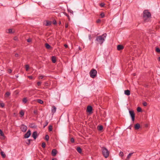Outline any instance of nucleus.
<instances>
[{
    "instance_id": "obj_23",
    "label": "nucleus",
    "mask_w": 160,
    "mask_h": 160,
    "mask_svg": "<svg viewBox=\"0 0 160 160\" xmlns=\"http://www.w3.org/2000/svg\"><path fill=\"white\" fill-rule=\"evenodd\" d=\"M37 102L38 103H39L40 104H42L43 102L42 100L41 99H39L37 100Z\"/></svg>"
},
{
    "instance_id": "obj_56",
    "label": "nucleus",
    "mask_w": 160,
    "mask_h": 160,
    "mask_svg": "<svg viewBox=\"0 0 160 160\" xmlns=\"http://www.w3.org/2000/svg\"><path fill=\"white\" fill-rule=\"evenodd\" d=\"M69 21H70V18L69 17H68V18Z\"/></svg>"
},
{
    "instance_id": "obj_17",
    "label": "nucleus",
    "mask_w": 160,
    "mask_h": 160,
    "mask_svg": "<svg viewBox=\"0 0 160 160\" xmlns=\"http://www.w3.org/2000/svg\"><path fill=\"white\" fill-rule=\"evenodd\" d=\"M77 151L80 153H81L82 152V149L80 147H78L76 149Z\"/></svg>"
},
{
    "instance_id": "obj_43",
    "label": "nucleus",
    "mask_w": 160,
    "mask_h": 160,
    "mask_svg": "<svg viewBox=\"0 0 160 160\" xmlns=\"http://www.w3.org/2000/svg\"><path fill=\"white\" fill-rule=\"evenodd\" d=\"M104 5H105L104 3H101L100 4V6L102 7H103L104 6Z\"/></svg>"
},
{
    "instance_id": "obj_5",
    "label": "nucleus",
    "mask_w": 160,
    "mask_h": 160,
    "mask_svg": "<svg viewBox=\"0 0 160 160\" xmlns=\"http://www.w3.org/2000/svg\"><path fill=\"white\" fill-rule=\"evenodd\" d=\"M129 113L132 118V121L133 122L135 120V114L134 113V111L133 110H129Z\"/></svg>"
},
{
    "instance_id": "obj_18",
    "label": "nucleus",
    "mask_w": 160,
    "mask_h": 160,
    "mask_svg": "<svg viewBox=\"0 0 160 160\" xmlns=\"http://www.w3.org/2000/svg\"><path fill=\"white\" fill-rule=\"evenodd\" d=\"M52 60L53 63H55L56 62V57L52 56Z\"/></svg>"
},
{
    "instance_id": "obj_19",
    "label": "nucleus",
    "mask_w": 160,
    "mask_h": 160,
    "mask_svg": "<svg viewBox=\"0 0 160 160\" xmlns=\"http://www.w3.org/2000/svg\"><path fill=\"white\" fill-rule=\"evenodd\" d=\"M45 46L46 48L48 49H50L52 48L51 46L48 43H46L45 44Z\"/></svg>"
},
{
    "instance_id": "obj_21",
    "label": "nucleus",
    "mask_w": 160,
    "mask_h": 160,
    "mask_svg": "<svg viewBox=\"0 0 160 160\" xmlns=\"http://www.w3.org/2000/svg\"><path fill=\"white\" fill-rule=\"evenodd\" d=\"M31 140H32L30 139H27L26 141V143L28 145H29L30 144V142Z\"/></svg>"
},
{
    "instance_id": "obj_57",
    "label": "nucleus",
    "mask_w": 160,
    "mask_h": 160,
    "mask_svg": "<svg viewBox=\"0 0 160 160\" xmlns=\"http://www.w3.org/2000/svg\"><path fill=\"white\" fill-rule=\"evenodd\" d=\"M14 39L15 40H17V38L16 37H15L14 38Z\"/></svg>"
},
{
    "instance_id": "obj_45",
    "label": "nucleus",
    "mask_w": 160,
    "mask_h": 160,
    "mask_svg": "<svg viewBox=\"0 0 160 160\" xmlns=\"http://www.w3.org/2000/svg\"><path fill=\"white\" fill-rule=\"evenodd\" d=\"M68 27V24L67 23H66L65 24V27L66 28H67Z\"/></svg>"
},
{
    "instance_id": "obj_44",
    "label": "nucleus",
    "mask_w": 160,
    "mask_h": 160,
    "mask_svg": "<svg viewBox=\"0 0 160 160\" xmlns=\"http://www.w3.org/2000/svg\"><path fill=\"white\" fill-rule=\"evenodd\" d=\"M28 77L30 79H32L33 78L32 77V76H28Z\"/></svg>"
},
{
    "instance_id": "obj_30",
    "label": "nucleus",
    "mask_w": 160,
    "mask_h": 160,
    "mask_svg": "<svg viewBox=\"0 0 160 160\" xmlns=\"http://www.w3.org/2000/svg\"><path fill=\"white\" fill-rule=\"evenodd\" d=\"M44 77V76L40 75L38 77V79H42Z\"/></svg>"
},
{
    "instance_id": "obj_25",
    "label": "nucleus",
    "mask_w": 160,
    "mask_h": 160,
    "mask_svg": "<svg viewBox=\"0 0 160 160\" xmlns=\"http://www.w3.org/2000/svg\"><path fill=\"white\" fill-rule=\"evenodd\" d=\"M53 127L52 125H50L49 127V130L50 131H51L52 130Z\"/></svg>"
},
{
    "instance_id": "obj_54",
    "label": "nucleus",
    "mask_w": 160,
    "mask_h": 160,
    "mask_svg": "<svg viewBox=\"0 0 160 160\" xmlns=\"http://www.w3.org/2000/svg\"><path fill=\"white\" fill-rule=\"evenodd\" d=\"M58 23H59V24H60H60H61V21H60Z\"/></svg>"
},
{
    "instance_id": "obj_10",
    "label": "nucleus",
    "mask_w": 160,
    "mask_h": 160,
    "mask_svg": "<svg viewBox=\"0 0 160 160\" xmlns=\"http://www.w3.org/2000/svg\"><path fill=\"white\" fill-rule=\"evenodd\" d=\"M124 47L121 45H118L117 46V49L118 51H120L123 49Z\"/></svg>"
},
{
    "instance_id": "obj_11",
    "label": "nucleus",
    "mask_w": 160,
    "mask_h": 160,
    "mask_svg": "<svg viewBox=\"0 0 160 160\" xmlns=\"http://www.w3.org/2000/svg\"><path fill=\"white\" fill-rule=\"evenodd\" d=\"M57 153V151L56 149H53L52 152V156H55Z\"/></svg>"
},
{
    "instance_id": "obj_34",
    "label": "nucleus",
    "mask_w": 160,
    "mask_h": 160,
    "mask_svg": "<svg viewBox=\"0 0 160 160\" xmlns=\"http://www.w3.org/2000/svg\"><path fill=\"white\" fill-rule=\"evenodd\" d=\"M100 16L102 18H103L105 16V15L104 13L102 12L100 14Z\"/></svg>"
},
{
    "instance_id": "obj_12",
    "label": "nucleus",
    "mask_w": 160,
    "mask_h": 160,
    "mask_svg": "<svg viewBox=\"0 0 160 160\" xmlns=\"http://www.w3.org/2000/svg\"><path fill=\"white\" fill-rule=\"evenodd\" d=\"M51 24V22L50 21H46L44 22V24L46 26H50Z\"/></svg>"
},
{
    "instance_id": "obj_37",
    "label": "nucleus",
    "mask_w": 160,
    "mask_h": 160,
    "mask_svg": "<svg viewBox=\"0 0 160 160\" xmlns=\"http://www.w3.org/2000/svg\"><path fill=\"white\" fill-rule=\"evenodd\" d=\"M124 155L123 153L122 152H120L119 153V155L121 157H122Z\"/></svg>"
},
{
    "instance_id": "obj_35",
    "label": "nucleus",
    "mask_w": 160,
    "mask_h": 160,
    "mask_svg": "<svg viewBox=\"0 0 160 160\" xmlns=\"http://www.w3.org/2000/svg\"><path fill=\"white\" fill-rule=\"evenodd\" d=\"M103 127L101 125L99 126L98 128L99 130H102L103 129Z\"/></svg>"
},
{
    "instance_id": "obj_40",
    "label": "nucleus",
    "mask_w": 160,
    "mask_h": 160,
    "mask_svg": "<svg viewBox=\"0 0 160 160\" xmlns=\"http://www.w3.org/2000/svg\"><path fill=\"white\" fill-rule=\"evenodd\" d=\"M42 82H40V81H39V82H37V85L38 86H39L40 85H41V83H42Z\"/></svg>"
},
{
    "instance_id": "obj_27",
    "label": "nucleus",
    "mask_w": 160,
    "mask_h": 160,
    "mask_svg": "<svg viewBox=\"0 0 160 160\" xmlns=\"http://www.w3.org/2000/svg\"><path fill=\"white\" fill-rule=\"evenodd\" d=\"M26 70V71H28L29 68V66L28 65H26L25 66Z\"/></svg>"
},
{
    "instance_id": "obj_31",
    "label": "nucleus",
    "mask_w": 160,
    "mask_h": 160,
    "mask_svg": "<svg viewBox=\"0 0 160 160\" xmlns=\"http://www.w3.org/2000/svg\"><path fill=\"white\" fill-rule=\"evenodd\" d=\"M0 134L1 136L4 137V134L2 131L1 129H0Z\"/></svg>"
},
{
    "instance_id": "obj_20",
    "label": "nucleus",
    "mask_w": 160,
    "mask_h": 160,
    "mask_svg": "<svg viewBox=\"0 0 160 160\" xmlns=\"http://www.w3.org/2000/svg\"><path fill=\"white\" fill-rule=\"evenodd\" d=\"M130 91H124V93L127 95H129L130 94Z\"/></svg>"
},
{
    "instance_id": "obj_9",
    "label": "nucleus",
    "mask_w": 160,
    "mask_h": 160,
    "mask_svg": "<svg viewBox=\"0 0 160 160\" xmlns=\"http://www.w3.org/2000/svg\"><path fill=\"white\" fill-rule=\"evenodd\" d=\"M32 136V137L34 139H36L37 137V136H38L37 132L35 131V132H33Z\"/></svg>"
},
{
    "instance_id": "obj_60",
    "label": "nucleus",
    "mask_w": 160,
    "mask_h": 160,
    "mask_svg": "<svg viewBox=\"0 0 160 160\" xmlns=\"http://www.w3.org/2000/svg\"><path fill=\"white\" fill-rule=\"evenodd\" d=\"M68 18V17H69L68 15V16H67Z\"/></svg>"
},
{
    "instance_id": "obj_50",
    "label": "nucleus",
    "mask_w": 160,
    "mask_h": 160,
    "mask_svg": "<svg viewBox=\"0 0 160 160\" xmlns=\"http://www.w3.org/2000/svg\"><path fill=\"white\" fill-rule=\"evenodd\" d=\"M64 46L66 48H67L68 47V45L67 44H64Z\"/></svg>"
},
{
    "instance_id": "obj_49",
    "label": "nucleus",
    "mask_w": 160,
    "mask_h": 160,
    "mask_svg": "<svg viewBox=\"0 0 160 160\" xmlns=\"http://www.w3.org/2000/svg\"><path fill=\"white\" fill-rule=\"evenodd\" d=\"M101 22V20L100 19H98L97 21V23H99L100 22Z\"/></svg>"
},
{
    "instance_id": "obj_38",
    "label": "nucleus",
    "mask_w": 160,
    "mask_h": 160,
    "mask_svg": "<svg viewBox=\"0 0 160 160\" xmlns=\"http://www.w3.org/2000/svg\"><path fill=\"white\" fill-rule=\"evenodd\" d=\"M0 106L2 107V108H3L4 107L5 104L4 103H0Z\"/></svg>"
},
{
    "instance_id": "obj_28",
    "label": "nucleus",
    "mask_w": 160,
    "mask_h": 160,
    "mask_svg": "<svg viewBox=\"0 0 160 160\" xmlns=\"http://www.w3.org/2000/svg\"><path fill=\"white\" fill-rule=\"evenodd\" d=\"M24 112L22 110H21V111H20V114L22 116H24Z\"/></svg>"
},
{
    "instance_id": "obj_48",
    "label": "nucleus",
    "mask_w": 160,
    "mask_h": 160,
    "mask_svg": "<svg viewBox=\"0 0 160 160\" xmlns=\"http://www.w3.org/2000/svg\"><path fill=\"white\" fill-rule=\"evenodd\" d=\"M31 41V39L30 38L27 39V42H30Z\"/></svg>"
},
{
    "instance_id": "obj_46",
    "label": "nucleus",
    "mask_w": 160,
    "mask_h": 160,
    "mask_svg": "<svg viewBox=\"0 0 160 160\" xmlns=\"http://www.w3.org/2000/svg\"><path fill=\"white\" fill-rule=\"evenodd\" d=\"M33 112L35 114H38V111L37 110H34Z\"/></svg>"
},
{
    "instance_id": "obj_2",
    "label": "nucleus",
    "mask_w": 160,
    "mask_h": 160,
    "mask_svg": "<svg viewBox=\"0 0 160 160\" xmlns=\"http://www.w3.org/2000/svg\"><path fill=\"white\" fill-rule=\"evenodd\" d=\"M107 36L106 33H104L101 36H98L96 40L100 44H102L105 40V39Z\"/></svg>"
},
{
    "instance_id": "obj_22",
    "label": "nucleus",
    "mask_w": 160,
    "mask_h": 160,
    "mask_svg": "<svg viewBox=\"0 0 160 160\" xmlns=\"http://www.w3.org/2000/svg\"><path fill=\"white\" fill-rule=\"evenodd\" d=\"M22 102L24 103H27V100L26 98H24L22 99Z\"/></svg>"
},
{
    "instance_id": "obj_39",
    "label": "nucleus",
    "mask_w": 160,
    "mask_h": 160,
    "mask_svg": "<svg viewBox=\"0 0 160 160\" xmlns=\"http://www.w3.org/2000/svg\"><path fill=\"white\" fill-rule=\"evenodd\" d=\"M48 121H46L45 122V124L44 126V127H45L46 126L48 125Z\"/></svg>"
},
{
    "instance_id": "obj_47",
    "label": "nucleus",
    "mask_w": 160,
    "mask_h": 160,
    "mask_svg": "<svg viewBox=\"0 0 160 160\" xmlns=\"http://www.w3.org/2000/svg\"><path fill=\"white\" fill-rule=\"evenodd\" d=\"M8 72L9 73H11L12 72V70L10 69H9L8 70Z\"/></svg>"
},
{
    "instance_id": "obj_8",
    "label": "nucleus",
    "mask_w": 160,
    "mask_h": 160,
    "mask_svg": "<svg viewBox=\"0 0 160 160\" xmlns=\"http://www.w3.org/2000/svg\"><path fill=\"white\" fill-rule=\"evenodd\" d=\"M92 108L91 106H88L87 108V112H88L91 113L92 112Z\"/></svg>"
},
{
    "instance_id": "obj_62",
    "label": "nucleus",
    "mask_w": 160,
    "mask_h": 160,
    "mask_svg": "<svg viewBox=\"0 0 160 160\" xmlns=\"http://www.w3.org/2000/svg\"><path fill=\"white\" fill-rule=\"evenodd\" d=\"M79 49H81V48H80V47H79Z\"/></svg>"
},
{
    "instance_id": "obj_7",
    "label": "nucleus",
    "mask_w": 160,
    "mask_h": 160,
    "mask_svg": "<svg viewBox=\"0 0 160 160\" xmlns=\"http://www.w3.org/2000/svg\"><path fill=\"white\" fill-rule=\"evenodd\" d=\"M21 129L23 132H25L27 129V127L24 125H22L21 126Z\"/></svg>"
},
{
    "instance_id": "obj_3",
    "label": "nucleus",
    "mask_w": 160,
    "mask_h": 160,
    "mask_svg": "<svg viewBox=\"0 0 160 160\" xmlns=\"http://www.w3.org/2000/svg\"><path fill=\"white\" fill-rule=\"evenodd\" d=\"M102 153L103 156L105 158H107L109 156V152L108 149L105 147L101 148Z\"/></svg>"
},
{
    "instance_id": "obj_61",
    "label": "nucleus",
    "mask_w": 160,
    "mask_h": 160,
    "mask_svg": "<svg viewBox=\"0 0 160 160\" xmlns=\"http://www.w3.org/2000/svg\"><path fill=\"white\" fill-rule=\"evenodd\" d=\"M47 84H48L47 83H45V85H47Z\"/></svg>"
},
{
    "instance_id": "obj_55",
    "label": "nucleus",
    "mask_w": 160,
    "mask_h": 160,
    "mask_svg": "<svg viewBox=\"0 0 160 160\" xmlns=\"http://www.w3.org/2000/svg\"><path fill=\"white\" fill-rule=\"evenodd\" d=\"M52 160H57V159L56 158H54L52 159Z\"/></svg>"
},
{
    "instance_id": "obj_51",
    "label": "nucleus",
    "mask_w": 160,
    "mask_h": 160,
    "mask_svg": "<svg viewBox=\"0 0 160 160\" xmlns=\"http://www.w3.org/2000/svg\"><path fill=\"white\" fill-rule=\"evenodd\" d=\"M53 23L54 24H56V21H53Z\"/></svg>"
},
{
    "instance_id": "obj_15",
    "label": "nucleus",
    "mask_w": 160,
    "mask_h": 160,
    "mask_svg": "<svg viewBox=\"0 0 160 160\" xmlns=\"http://www.w3.org/2000/svg\"><path fill=\"white\" fill-rule=\"evenodd\" d=\"M6 32L7 33H12L14 32V31L12 29H9L8 30H7Z\"/></svg>"
},
{
    "instance_id": "obj_52",
    "label": "nucleus",
    "mask_w": 160,
    "mask_h": 160,
    "mask_svg": "<svg viewBox=\"0 0 160 160\" xmlns=\"http://www.w3.org/2000/svg\"><path fill=\"white\" fill-rule=\"evenodd\" d=\"M18 54H15V56L16 57H18Z\"/></svg>"
},
{
    "instance_id": "obj_53",
    "label": "nucleus",
    "mask_w": 160,
    "mask_h": 160,
    "mask_svg": "<svg viewBox=\"0 0 160 160\" xmlns=\"http://www.w3.org/2000/svg\"><path fill=\"white\" fill-rule=\"evenodd\" d=\"M64 15H66V16H68V14H67V13H66V12H64Z\"/></svg>"
},
{
    "instance_id": "obj_24",
    "label": "nucleus",
    "mask_w": 160,
    "mask_h": 160,
    "mask_svg": "<svg viewBox=\"0 0 160 160\" xmlns=\"http://www.w3.org/2000/svg\"><path fill=\"white\" fill-rule=\"evenodd\" d=\"M10 95V93L9 92H7L5 94L6 97H8Z\"/></svg>"
},
{
    "instance_id": "obj_41",
    "label": "nucleus",
    "mask_w": 160,
    "mask_h": 160,
    "mask_svg": "<svg viewBox=\"0 0 160 160\" xmlns=\"http://www.w3.org/2000/svg\"><path fill=\"white\" fill-rule=\"evenodd\" d=\"M143 105L144 106H146L147 105V103L146 102H144L143 103Z\"/></svg>"
},
{
    "instance_id": "obj_4",
    "label": "nucleus",
    "mask_w": 160,
    "mask_h": 160,
    "mask_svg": "<svg viewBox=\"0 0 160 160\" xmlns=\"http://www.w3.org/2000/svg\"><path fill=\"white\" fill-rule=\"evenodd\" d=\"M97 73V71L96 70L94 69H92L89 72V74L91 77L93 78H94L95 77Z\"/></svg>"
},
{
    "instance_id": "obj_59",
    "label": "nucleus",
    "mask_w": 160,
    "mask_h": 160,
    "mask_svg": "<svg viewBox=\"0 0 160 160\" xmlns=\"http://www.w3.org/2000/svg\"><path fill=\"white\" fill-rule=\"evenodd\" d=\"M133 75L134 76H135L136 75V74L135 73H134L133 74Z\"/></svg>"
},
{
    "instance_id": "obj_6",
    "label": "nucleus",
    "mask_w": 160,
    "mask_h": 160,
    "mask_svg": "<svg viewBox=\"0 0 160 160\" xmlns=\"http://www.w3.org/2000/svg\"><path fill=\"white\" fill-rule=\"evenodd\" d=\"M31 134V132L30 130H28L27 133L24 135V137L25 138H28Z\"/></svg>"
},
{
    "instance_id": "obj_42",
    "label": "nucleus",
    "mask_w": 160,
    "mask_h": 160,
    "mask_svg": "<svg viewBox=\"0 0 160 160\" xmlns=\"http://www.w3.org/2000/svg\"><path fill=\"white\" fill-rule=\"evenodd\" d=\"M70 141L72 143L74 142V140L73 138H71Z\"/></svg>"
},
{
    "instance_id": "obj_16",
    "label": "nucleus",
    "mask_w": 160,
    "mask_h": 160,
    "mask_svg": "<svg viewBox=\"0 0 160 160\" xmlns=\"http://www.w3.org/2000/svg\"><path fill=\"white\" fill-rule=\"evenodd\" d=\"M133 154V153H129L128 155L125 160H128L130 158H131V156H132Z\"/></svg>"
},
{
    "instance_id": "obj_29",
    "label": "nucleus",
    "mask_w": 160,
    "mask_h": 160,
    "mask_svg": "<svg viewBox=\"0 0 160 160\" xmlns=\"http://www.w3.org/2000/svg\"><path fill=\"white\" fill-rule=\"evenodd\" d=\"M137 110L138 112H141L142 111L141 108H140V107H138L137 108Z\"/></svg>"
},
{
    "instance_id": "obj_1",
    "label": "nucleus",
    "mask_w": 160,
    "mask_h": 160,
    "mask_svg": "<svg viewBox=\"0 0 160 160\" xmlns=\"http://www.w3.org/2000/svg\"><path fill=\"white\" fill-rule=\"evenodd\" d=\"M143 20L145 22L149 21V18L150 17V13L148 10H145L143 12Z\"/></svg>"
},
{
    "instance_id": "obj_13",
    "label": "nucleus",
    "mask_w": 160,
    "mask_h": 160,
    "mask_svg": "<svg viewBox=\"0 0 160 160\" xmlns=\"http://www.w3.org/2000/svg\"><path fill=\"white\" fill-rule=\"evenodd\" d=\"M56 107L55 106H52V110H51L53 114H54L56 112Z\"/></svg>"
},
{
    "instance_id": "obj_14",
    "label": "nucleus",
    "mask_w": 160,
    "mask_h": 160,
    "mask_svg": "<svg viewBox=\"0 0 160 160\" xmlns=\"http://www.w3.org/2000/svg\"><path fill=\"white\" fill-rule=\"evenodd\" d=\"M140 128V125L139 123H137L135 125L134 128L136 130Z\"/></svg>"
},
{
    "instance_id": "obj_58",
    "label": "nucleus",
    "mask_w": 160,
    "mask_h": 160,
    "mask_svg": "<svg viewBox=\"0 0 160 160\" xmlns=\"http://www.w3.org/2000/svg\"><path fill=\"white\" fill-rule=\"evenodd\" d=\"M158 60L160 62V57L159 58Z\"/></svg>"
},
{
    "instance_id": "obj_26",
    "label": "nucleus",
    "mask_w": 160,
    "mask_h": 160,
    "mask_svg": "<svg viewBox=\"0 0 160 160\" xmlns=\"http://www.w3.org/2000/svg\"><path fill=\"white\" fill-rule=\"evenodd\" d=\"M1 154L3 158H5L6 156L5 154L4 153V152L2 151L1 152Z\"/></svg>"
},
{
    "instance_id": "obj_33",
    "label": "nucleus",
    "mask_w": 160,
    "mask_h": 160,
    "mask_svg": "<svg viewBox=\"0 0 160 160\" xmlns=\"http://www.w3.org/2000/svg\"><path fill=\"white\" fill-rule=\"evenodd\" d=\"M42 147L43 148H45V147L46 146V143H45L44 142H43V143H42Z\"/></svg>"
},
{
    "instance_id": "obj_36",
    "label": "nucleus",
    "mask_w": 160,
    "mask_h": 160,
    "mask_svg": "<svg viewBox=\"0 0 160 160\" xmlns=\"http://www.w3.org/2000/svg\"><path fill=\"white\" fill-rule=\"evenodd\" d=\"M49 138V136L48 135H46L45 136V139L46 141H48Z\"/></svg>"
},
{
    "instance_id": "obj_32",
    "label": "nucleus",
    "mask_w": 160,
    "mask_h": 160,
    "mask_svg": "<svg viewBox=\"0 0 160 160\" xmlns=\"http://www.w3.org/2000/svg\"><path fill=\"white\" fill-rule=\"evenodd\" d=\"M156 51L158 53H160V49L159 48H157L156 49Z\"/></svg>"
}]
</instances>
